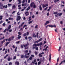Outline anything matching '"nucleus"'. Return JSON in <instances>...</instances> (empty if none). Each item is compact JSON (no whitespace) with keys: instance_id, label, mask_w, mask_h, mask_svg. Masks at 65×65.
I'll return each instance as SVG.
<instances>
[{"instance_id":"1","label":"nucleus","mask_w":65,"mask_h":65,"mask_svg":"<svg viewBox=\"0 0 65 65\" xmlns=\"http://www.w3.org/2000/svg\"><path fill=\"white\" fill-rule=\"evenodd\" d=\"M53 13L54 14H55V16L56 17H58V15L59 16H61L62 14V13H58V12H54Z\"/></svg>"},{"instance_id":"2","label":"nucleus","mask_w":65,"mask_h":65,"mask_svg":"<svg viewBox=\"0 0 65 65\" xmlns=\"http://www.w3.org/2000/svg\"><path fill=\"white\" fill-rule=\"evenodd\" d=\"M29 45V44L28 42H27L26 44L25 45L23 44L24 47H25V49L26 50L28 48V47H26L27 46H28Z\"/></svg>"},{"instance_id":"3","label":"nucleus","mask_w":65,"mask_h":65,"mask_svg":"<svg viewBox=\"0 0 65 65\" xmlns=\"http://www.w3.org/2000/svg\"><path fill=\"white\" fill-rule=\"evenodd\" d=\"M48 6V4H43L42 5V8H43L46 7Z\"/></svg>"},{"instance_id":"4","label":"nucleus","mask_w":65,"mask_h":65,"mask_svg":"<svg viewBox=\"0 0 65 65\" xmlns=\"http://www.w3.org/2000/svg\"><path fill=\"white\" fill-rule=\"evenodd\" d=\"M21 17L20 16H17V18L16 19V20L17 21H19V20H21Z\"/></svg>"},{"instance_id":"5","label":"nucleus","mask_w":65,"mask_h":65,"mask_svg":"<svg viewBox=\"0 0 65 65\" xmlns=\"http://www.w3.org/2000/svg\"><path fill=\"white\" fill-rule=\"evenodd\" d=\"M35 4V3L34 2H32L30 4V6L31 7H32Z\"/></svg>"},{"instance_id":"6","label":"nucleus","mask_w":65,"mask_h":65,"mask_svg":"<svg viewBox=\"0 0 65 65\" xmlns=\"http://www.w3.org/2000/svg\"><path fill=\"white\" fill-rule=\"evenodd\" d=\"M11 27V25H10L8 27V29H7V31H8L9 29H10Z\"/></svg>"},{"instance_id":"7","label":"nucleus","mask_w":65,"mask_h":65,"mask_svg":"<svg viewBox=\"0 0 65 65\" xmlns=\"http://www.w3.org/2000/svg\"><path fill=\"white\" fill-rule=\"evenodd\" d=\"M37 46H38V43H37V44H34L32 46L33 47H36Z\"/></svg>"},{"instance_id":"8","label":"nucleus","mask_w":65,"mask_h":65,"mask_svg":"<svg viewBox=\"0 0 65 65\" xmlns=\"http://www.w3.org/2000/svg\"><path fill=\"white\" fill-rule=\"evenodd\" d=\"M25 14L26 15V16H27L29 15V12L28 11H26L25 12Z\"/></svg>"},{"instance_id":"9","label":"nucleus","mask_w":65,"mask_h":65,"mask_svg":"<svg viewBox=\"0 0 65 65\" xmlns=\"http://www.w3.org/2000/svg\"><path fill=\"white\" fill-rule=\"evenodd\" d=\"M36 34L37 35H35L34 36V37L35 38L36 37L37 38H38L39 37V36H38L39 32H37Z\"/></svg>"},{"instance_id":"10","label":"nucleus","mask_w":65,"mask_h":65,"mask_svg":"<svg viewBox=\"0 0 65 65\" xmlns=\"http://www.w3.org/2000/svg\"><path fill=\"white\" fill-rule=\"evenodd\" d=\"M11 43L10 42H7L6 43V45L5 46H7V45H8L9 43Z\"/></svg>"},{"instance_id":"11","label":"nucleus","mask_w":65,"mask_h":65,"mask_svg":"<svg viewBox=\"0 0 65 65\" xmlns=\"http://www.w3.org/2000/svg\"><path fill=\"white\" fill-rule=\"evenodd\" d=\"M49 23H50V22L48 21H47L45 23V25H47V24H49Z\"/></svg>"},{"instance_id":"12","label":"nucleus","mask_w":65,"mask_h":65,"mask_svg":"<svg viewBox=\"0 0 65 65\" xmlns=\"http://www.w3.org/2000/svg\"><path fill=\"white\" fill-rule=\"evenodd\" d=\"M18 2H19L18 3V4H19L22 3V1L21 0H18Z\"/></svg>"},{"instance_id":"13","label":"nucleus","mask_w":65,"mask_h":65,"mask_svg":"<svg viewBox=\"0 0 65 65\" xmlns=\"http://www.w3.org/2000/svg\"><path fill=\"white\" fill-rule=\"evenodd\" d=\"M49 58L48 59V60L50 61H51V54H50L49 55Z\"/></svg>"},{"instance_id":"14","label":"nucleus","mask_w":65,"mask_h":65,"mask_svg":"<svg viewBox=\"0 0 65 65\" xmlns=\"http://www.w3.org/2000/svg\"><path fill=\"white\" fill-rule=\"evenodd\" d=\"M15 64L17 65H19V61H16L15 62Z\"/></svg>"},{"instance_id":"15","label":"nucleus","mask_w":65,"mask_h":65,"mask_svg":"<svg viewBox=\"0 0 65 65\" xmlns=\"http://www.w3.org/2000/svg\"><path fill=\"white\" fill-rule=\"evenodd\" d=\"M29 56H30L29 55H28V56H27V55H25L24 56V58H28Z\"/></svg>"},{"instance_id":"16","label":"nucleus","mask_w":65,"mask_h":65,"mask_svg":"<svg viewBox=\"0 0 65 65\" xmlns=\"http://www.w3.org/2000/svg\"><path fill=\"white\" fill-rule=\"evenodd\" d=\"M12 58H11V57H8V61H10V60H12Z\"/></svg>"},{"instance_id":"17","label":"nucleus","mask_w":65,"mask_h":65,"mask_svg":"<svg viewBox=\"0 0 65 65\" xmlns=\"http://www.w3.org/2000/svg\"><path fill=\"white\" fill-rule=\"evenodd\" d=\"M32 49H34V48H35V49L37 50H38V47H36H36H32Z\"/></svg>"},{"instance_id":"18","label":"nucleus","mask_w":65,"mask_h":65,"mask_svg":"<svg viewBox=\"0 0 65 65\" xmlns=\"http://www.w3.org/2000/svg\"><path fill=\"white\" fill-rule=\"evenodd\" d=\"M37 44H38V46H40V45H42V42H41L39 44L37 43Z\"/></svg>"},{"instance_id":"19","label":"nucleus","mask_w":65,"mask_h":65,"mask_svg":"<svg viewBox=\"0 0 65 65\" xmlns=\"http://www.w3.org/2000/svg\"><path fill=\"white\" fill-rule=\"evenodd\" d=\"M18 34H19V35H18V36H20L22 34V33L20 32H18Z\"/></svg>"},{"instance_id":"20","label":"nucleus","mask_w":65,"mask_h":65,"mask_svg":"<svg viewBox=\"0 0 65 65\" xmlns=\"http://www.w3.org/2000/svg\"><path fill=\"white\" fill-rule=\"evenodd\" d=\"M48 27L51 28H53V26L52 25H49Z\"/></svg>"},{"instance_id":"21","label":"nucleus","mask_w":65,"mask_h":65,"mask_svg":"<svg viewBox=\"0 0 65 65\" xmlns=\"http://www.w3.org/2000/svg\"><path fill=\"white\" fill-rule=\"evenodd\" d=\"M5 39H4V40H3V41H2L1 43H2V44H3V43L5 42Z\"/></svg>"},{"instance_id":"22","label":"nucleus","mask_w":65,"mask_h":65,"mask_svg":"<svg viewBox=\"0 0 65 65\" xmlns=\"http://www.w3.org/2000/svg\"><path fill=\"white\" fill-rule=\"evenodd\" d=\"M31 8L30 6H29L28 7V8H27L26 10V11H28L29 9H30Z\"/></svg>"},{"instance_id":"23","label":"nucleus","mask_w":65,"mask_h":65,"mask_svg":"<svg viewBox=\"0 0 65 65\" xmlns=\"http://www.w3.org/2000/svg\"><path fill=\"white\" fill-rule=\"evenodd\" d=\"M23 36L24 37H26L27 36V34L26 33H24L23 34Z\"/></svg>"},{"instance_id":"24","label":"nucleus","mask_w":65,"mask_h":65,"mask_svg":"<svg viewBox=\"0 0 65 65\" xmlns=\"http://www.w3.org/2000/svg\"><path fill=\"white\" fill-rule=\"evenodd\" d=\"M39 9L41 10H42V8L41 7V5H40L39 6Z\"/></svg>"},{"instance_id":"25","label":"nucleus","mask_w":65,"mask_h":65,"mask_svg":"<svg viewBox=\"0 0 65 65\" xmlns=\"http://www.w3.org/2000/svg\"><path fill=\"white\" fill-rule=\"evenodd\" d=\"M11 38L12 37L9 38V39H8V41H9V42H10L11 40Z\"/></svg>"},{"instance_id":"26","label":"nucleus","mask_w":65,"mask_h":65,"mask_svg":"<svg viewBox=\"0 0 65 65\" xmlns=\"http://www.w3.org/2000/svg\"><path fill=\"white\" fill-rule=\"evenodd\" d=\"M38 56L39 57H42V55L40 53H39L38 54Z\"/></svg>"},{"instance_id":"27","label":"nucleus","mask_w":65,"mask_h":65,"mask_svg":"<svg viewBox=\"0 0 65 65\" xmlns=\"http://www.w3.org/2000/svg\"><path fill=\"white\" fill-rule=\"evenodd\" d=\"M23 29L22 27H21L19 30L20 31H22L23 30Z\"/></svg>"},{"instance_id":"28","label":"nucleus","mask_w":65,"mask_h":65,"mask_svg":"<svg viewBox=\"0 0 65 65\" xmlns=\"http://www.w3.org/2000/svg\"><path fill=\"white\" fill-rule=\"evenodd\" d=\"M3 16L2 15L0 16V20H1L3 19Z\"/></svg>"},{"instance_id":"29","label":"nucleus","mask_w":65,"mask_h":65,"mask_svg":"<svg viewBox=\"0 0 65 65\" xmlns=\"http://www.w3.org/2000/svg\"><path fill=\"white\" fill-rule=\"evenodd\" d=\"M21 36H19L18 35V37H17V38H18V39H20L21 38Z\"/></svg>"},{"instance_id":"30","label":"nucleus","mask_w":65,"mask_h":65,"mask_svg":"<svg viewBox=\"0 0 65 65\" xmlns=\"http://www.w3.org/2000/svg\"><path fill=\"white\" fill-rule=\"evenodd\" d=\"M32 57L31 56H30L29 58V60H31L32 59Z\"/></svg>"},{"instance_id":"31","label":"nucleus","mask_w":65,"mask_h":65,"mask_svg":"<svg viewBox=\"0 0 65 65\" xmlns=\"http://www.w3.org/2000/svg\"><path fill=\"white\" fill-rule=\"evenodd\" d=\"M16 58V55L15 56H14V57H13V60H15Z\"/></svg>"},{"instance_id":"32","label":"nucleus","mask_w":65,"mask_h":65,"mask_svg":"<svg viewBox=\"0 0 65 65\" xmlns=\"http://www.w3.org/2000/svg\"><path fill=\"white\" fill-rule=\"evenodd\" d=\"M35 53L36 55H37L38 54V52H36V51H35Z\"/></svg>"},{"instance_id":"33","label":"nucleus","mask_w":65,"mask_h":65,"mask_svg":"<svg viewBox=\"0 0 65 65\" xmlns=\"http://www.w3.org/2000/svg\"><path fill=\"white\" fill-rule=\"evenodd\" d=\"M33 22L32 21H29V22H28V23L29 24H30L31 23H32Z\"/></svg>"},{"instance_id":"34","label":"nucleus","mask_w":65,"mask_h":65,"mask_svg":"<svg viewBox=\"0 0 65 65\" xmlns=\"http://www.w3.org/2000/svg\"><path fill=\"white\" fill-rule=\"evenodd\" d=\"M24 55H21V58H24Z\"/></svg>"},{"instance_id":"35","label":"nucleus","mask_w":65,"mask_h":65,"mask_svg":"<svg viewBox=\"0 0 65 65\" xmlns=\"http://www.w3.org/2000/svg\"><path fill=\"white\" fill-rule=\"evenodd\" d=\"M16 8V6L15 5H14L12 6V8L15 9Z\"/></svg>"},{"instance_id":"36","label":"nucleus","mask_w":65,"mask_h":65,"mask_svg":"<svg viewBox=\"0 0 65 65\" xmlns=\"http://www.w3.org/2000/svg\"><path fill=\"white\" fill-rule=\"evenodd\" d=\"M8 55V54H7V55H6V56H5V57H4V59H5L7 57Z\"/></svg>"},{"instance_id":"37","label":"nucleus","mask_w":65,"mask_h":65,"mask_svg":"<svg viewBox=\"0 0 65 65\" xmlns=\"http://www.w3.org/2000/svg\"><path fill=\"white\" fill-rule=\"evenodd\" d=\"M41 63V61H39V62H38V65H40V64Z\"/></svg>"},{"instance_id":"38","label":"nucleus","mask_w":65,"mask_h":65,"mask_svg":"<svg viewBox=\"0 0 65 65\" xmlns=\"http://www.w3.org/2000/svg\"><path fill=\"white\" fill-rule=\"evenodd\" d=\"M38 28V25H37L35 27V29L37 28Z\"/></svg>"},{"instance_id":"39","label":"nucleus","mask_w":65,"mask_h":65,"mask_svg":"<svg viewBox=\"0 0 65 65\" xmlns=\"http://www.w3.org/2000/svg\"><path fill=\"white\" fill-rule=\"evenodd\" d=\"M26 34L27 36H28L29 34V32L28 31H27L26 32Z\"/></svg>"},{"instance_id":"40","label":"nucleus","mask_w":65,"mask_h":65,"mask_svg":"<svg viewBox=\"0 0 65 65\" xmlns=\"http://www.w3.org/2000/svg\"><path fill=\"white\" fill-rule=\"evenodd\" d=\"M33 7V8H35L36 7V5L35 4L34 5Z\"/></svg>"},{"instance_id":"41","label":"nucleus","mask_w":65,"mask_h":65,"mask_svg":"<svg viewBox=\"0 0 65 65\" xmlns=\"http://www.w3.org/2000/svg\"><path fill=\"white\" fill-rule=\"evenodd\" d=\"M17 47H16V48H15V52H16L17 51Z\"/></svg>"},{"instance_id":"42","label":"nucleus","mask_w":65,"mask_h":65,"mask_svg":"<svg viewBox=\"0 0 65 65\" xmlns=\"http://www.w3.org/2000/svg\"><path fill=\"white\" fill-rule=\"evenodd\" d=\"M13 20V18H11L10 17L9 18V20Z\"/></svg>"},{"instance_id":"43","label":"nucleus","mask_w":65,"mask_h":65,"mask_svg":"<svg viewBox=\"0 0 65 65\" xmlns=\"http://www.w3.org/2000/svg\"><path fill=\"white\" fill-rule=\"evenodd\" d=\"M6 25V24L5 22H4V23L3 24V26H5Z\"/></svg>"},{"instance_id":"44","label":"nucleus","mask_w":65,"mask_h":65,"mask_svg":"<svg viewBox=\"0 0 65 65\" xmlns=\"http://www.w3.org/2000/svg\"><path fill=\"white\" fill-rule=\"evenodd\" d=\"M7 49H6V50H5V54H6L7 53Z\"/></svg>"},{"instance_id":"45","label":"nucleus","mask_w":65,"mask_h":65,"mask_svg":"<svg viewBox=\"0 0 65 65\" xmlns=\"http://www.w3.org/2000/svg\"><path fill=\"white\" fill-rule=\"evenodd\" d=\"M4 38H5V37H3V38H0V40H1L2 39H4Z\"/></svg>"},{"instance_id":"46","label":"nucleus","mask_w":65,"mask_h":65,"mask_svg":"<svg viewBox=\"0 0 65 65\" xmlns=\"http://www.w3.org/2000/svg\"><path fill=\"white\" fill-rule=\"evenodd\" d=\"M42 38H41L39 40V41H41L42 40Z\"/></svg>"},{"instance_id":"47","label":"nucleus","mask_w":65,"mask_h":65,"mask_svg":"<svg viewBox=\"0 0 65 65\" xmlns=\"http://www.w3.org/2000/svg\"><path fill=\"white\" fill-rule=\"evenodd\" d=\"M25 38V40H28V37L27 36H26Z\"/></svg>"},{"instance_id":"48","label":"nucleus","mask_w":65,"mask_h":65,"mask_svg":"<svg viewBox=\"0 0 65 65\" xmlns=\"http://www.w3.org/2000/svg\"><path fill=\"white\" fill-rule=\"evenodd\" d=\"M39 42V40H38L36 41V42L35 41V43H38V42Z\"/></svg>"},{"instance_id":"49","label":"nucleus","mask_w":65,"mask_h":65,"mask_svg":"<svg viewBox=\"0 0 65 65\" xmlns=\"http://www.w3.org/2000/svg\"><path fill=\"white\" fill-rule=\"evenodd\" d=\"M20 42V41H18L17 42H16V43L17 44H18Z\"/></svg>"},{"instance_id":"50","label":"nucleus","mask_w":65,"mask_h":65,"mask_svg":"<svg viewBox=\"0 0 65 65\" xmlns=\"http://www.w3.org/2000/svg\"><path fill=\"white\" fill-rule=\"evenodd\" d=\"M48 7H47L44 8V10H47Z\"/></svg>"},{"instance_id":"51","label":"nucleus","mask_w":65,"mask_h":65,"mask_svg":"<svg viewBox=\"0 0 65 65\" xmlns=\"http://www.w3.org/2000/svg\"><path fill=\"white\" fill-rule=\"evenodd\" d=\"M61 48V46H60L59 47V49L58 50V51H60Z\"/></svg>"},{"instance_id":"52","label":"nucleus","mask_w":65,"mask_h":65,"mask_svg":"<svg viewBox=\"0 0 65 65\" xmlns=\"http://www.w3.org/2000/svg\"><path fill=\"white\" fill-rule=\"evenodd\" d=\"M28 52V50H25V51H24V53H27Z\"/></svg>"},{"instance_id":"53","label":"nucleus","mask_w":65,"mask_h":65,"mask_svg":"<svg viewBox=\"0 0 65 65\" xmlns=\"http://www.w3.org/2000/svg\"><path fill=\"white\" fill-rule=\"evenodd\" d=\"M47 16H48L50 15L49 12H47Z\"/></svg>"},{"instance_id":"54","label":"nucleus","mask_w":65,"mask_h":65,"mask_svg":"<svg viewBox=\"0 0 65 65\" xmlns=\"http://www.w3.org/2000/svg\"><path fill=\"white\" fill-rule=\"evenodd\" d=\"M7 30V29L6 28L5 29V30H4V32L5 33L6 32V30Z\"/></svg>"},{"instance_id":"55","label":"nucleus","mask_w":65,"mask_h":65,"mask_svg":"<svg viewBox=\"0 0 65 65\" xmlns=\"http://www.w3.org/2000/svg\"><path fill=\"white\" fill-rule=\"evenodd\" d=\"M63 61H62L60 63L59 65H61V64L63 63Z\"/></svg>"},{"instance_id":"56","label":"nucleus","mask_w":65,"mask_h":65,"mask_svg":"<svg viewBox=\"0 0 65 65\" xmlns=\"http://www.w3.org/2000/svg\"><path fill=\"white\" fill-rule=\"evenodd\" d=\"M21 48H23L24 47H23V45H21Z\"/></svg>"},{"instance_id":"57","label":"nucleus","mask_w":65,"mask_h":65,"mask_svg":"<svg viewBox=\"0 0 65 65\" xmlns=\"http://www.w3.org/2000/svg\"><path fill=\"white\" fill-rule=\"evenodd\" d=\"M12 4H8V5L9 7L10 6H11Z\"/></svg>"},{"instance_id":"58","label":"nucleus","mask_w":65,"mask_h":65,"mask_svg":"<svg viewBox=\"0 0 65 65\" xmlns=\"http://www.w3.org/2000/svg\"><path fill=\"white\" fill-rule=\"evenodd\" d=\"M14 38V36H12V38L11 39H12V40H13Z\"/></svg>"},{"instance_id":"59","label":"nucleus","mask_w":65,"mask_h":65,"mask_svg":"<svg viewBox=\"0 0 65 65\" xmlns=\"http://www.w3.org/2000/svg\"><path fill=\"white\" fill-rule=\"evenodd\" d=\"M21 4H20L18 6V7H21Z\"/></svg>"},{"instance_id":"60","label":"nucleus","mask_w":65,"mask_h":65,"mask_svg":"<svg viewBox=\"0 0 65 65\" xmlns=\"http://www.w3.org/2000/svg\"><path fill=\"white\" fill-rule=\"evenodd\" d=\"M30 1H31L30 0H28V3H30Z\"/></svg>"},{"instance_id":"61","label":"nucleus","mask_w":65,"mask_h":65,"mask_svg":"<svg viewBox=\"0 0 65 65\" xmlns=\"http://www.w3.org/2000/svg\"><path fill=\"white\" fill-rule=\"evenodd\" d=\"M60 23L61 24H63V22L62 21H61L60 22Z\"/></svg>"},{"instance_id":"62","label":"nucleus","mask_w":65,"mask_h":65,"mask_svg":"<svg viewBox=\"0 0 65 65\" xmlns=\"http://www.w3.org/2000/svg\"><path fill=\"white\" fill-rule=\"evenodd\" d=\"M12 47L14 48H15V47L14 46V45H13V46H12Z\"/></svg>"},{"instance_id":"63","label":"nucleus","mask_w":65,"mask_h":65,"mask_svg":"<svg viewBox=\"0 0 65 65\" xmlns=\"http://www.w3.org/2000/svg\"><path fill=\"white\" fill-rule=\"evenodd\" d=\"M12 31V29H10L9 30V32H11Z\"/></svg>"},{"instance_id":"64","label":"nucleus","mask_w":65,"mask_h":65,"mask_svg":"<svg viewBox=\"0 0 65 65\" xmlns=\"http://www.w3.org/2000/svg\"><path fill=\"white\" fill-rule=\"evenodd\" d=\"M12 62H9V65H12Z\"/></svg>"}]
</instances>
